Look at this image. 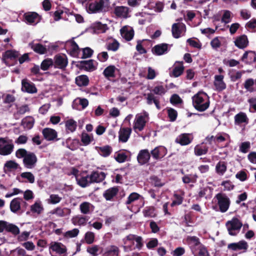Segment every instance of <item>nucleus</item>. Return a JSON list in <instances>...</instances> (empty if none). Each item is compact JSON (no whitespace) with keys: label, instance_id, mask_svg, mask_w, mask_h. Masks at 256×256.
Here are the masks:
<instances>
[{"label":"nucleus","instance_id":"nucleus-5","mask_svg":"<svg viewBox=\"0 0 256 256\" xmlns=\"http://www.w3.org/2000/svg\"><path fill=\"white\" fill-rule=\"evenodd\" d=\"M149 120L148 114L144 111L136 115L132 128L136 133L142 131Z\"/></svg>","mask_w":256,"mask_h":256},{"label":"nucleus","instance_id":"nucleus-41","mask_svg":"<svg viewBox=\"0 0 256 256\" xmlns=\"http://www.w3.org/2000/svg\"><path fill=\"white\" fill-rule=\"evenodd\" d=\"M118 191L116 187L110 188L106 190L104 193V196L107 200H111L116 196Z\"/></svg>","mask_w":256,"mask_h":256},{"label":"nucleus","instance_id":"nucleus-38","mask_svg":"<svg viewBox=\"0 0 256 256\" xmlns=\"http://www.w3.org/2000/svg\"><path fill=\"white\" fill-rule=\"evenodd\" d=\"M244 88L250 92H256L254 80L252 78H248L244 84Z\"/></svg>","mask_w":256,"mask_h":256},{"label":"nucleus","instance_id":"nucleus-27","mask_svg":"<svg viewBox=\"0 0 256 256\" xmlns=\"http://www.w3.org/2000/svg\"><path fill=\"white\" fill-rule=\"evenodd\" d=\"M228 248L233 250H244L246 251L248 248V244L246 241L241 240L238 242L229 244Z\"/></svg>","mask_w":256,"mask_h":256},{"label":"nucleus","instance_id":"nucleus-52","mask_svg":"<svg viewBox=\"0 0 256 256\" xmlns=\"http://www.w3.org/2000/svg\"><path fill=\"white\" fill-rule=\"evenodd\" d=\"M18 167V164L14 160L7 161L4 164V172H10L16 170Z\"/></svg>","mask_w":256,"mask_h":256},{"label":"nucleus","instance_id":"nucleus-7","mask_svg":"<svg viewBox=\"0 0 256 256\" xmlns=\"http://www.w3.org/2000/svg\"><path fill=\"white\" fill-rule=\"evenodd\" d=\"M226 226L228 234L231 236H236L239 232L242 223L238 218H233L226 222Z\"/></svg>","mask_w":256,"mask_h":256},{"label":"nucleus","instance_id":"nucleus-1","mask_svg":"<svg viewBox=\"0 0 256 256\" xmlns=\"http://www.w3.org/2000/svg\"><path fill=\"white\" fill-rule=\"evenodd\" d=\"M76 2L84 7L89 14L101 12L110 4L108 0H76Z\"/></svg>","mask_w":256,"mask_h":256},{"label":"nucleus","instance_id":"nucleus-34","mask_svg":"<svg viewBox=\"0 0 256 256\" xmlns=\"http://www.w3.org/2000/svg\"><path fill=\"white\" fill-rule=\"evenodd\" d=\"M229 138V136L226 133H220L217 134L216 136H211L207 137L208 140H214L216 144H220Z\"/></svg>","mask_w":256,"mask_h":256},{"label":"nucleus","instance_id":"nucleus-58","mask_svg":"<svg viewBox=\"0 0 256 256\" xmlns=\"http://www.w3.org/2000/svg\"><path fill=\"white\" fill-rule=\"evenodd\" d=\"M198 176L196 174H190L185 175L182 177V182L184 184L194 183L196 182Z\"/></svg>","mask_w":256,"mask_h":256},{"label":"nucleus","instance_id":"nucleus-32","mask_svg":"<svg viewBox=\"0 0 256 256\" xmlns=\"http://www.w3.org/2000/svg\"><path fill=\"white\" fill-rule=\"evenodd\" d=\"M106 176V174L104 172H94L90 175L91 183L100 182L105 178Z\"/></svg>","mask_w":256,"mask_h":256},{"label":"nucleus","instance_id":"nucleus-57","mask_svg":"<svg viewBox=\"0 0 256 256\" xmlns=\"http://www.w3.org/2000/svg\"><path fill=\"white\" fill-rule=\"evenodd\" d=\"M147 103L148 104H152V103H154L156 105V108L160 110V106L159 104V101L157 99V98L154 96L152 94H148L147 95Z\"/></svg>","mask_w":256,"mask_h":256},{"label":"nucleus","instance_id":"nucleus-46","mask_svg":"<svg viewBox=\"0 0 256 256\" xmlns=\"http://www.w3.org/2000/svg\"><path fill=\"white\" fill-rule=\"evenodd\" d=\"M22 199L16 198L13 199L10 204V208L12 212H17L20 208V203Z\"/></svg>","mask_w":256,"mask_h":256},{"label":"nucleus","instance_id":"nucleus-14","mask_svg":"<svg viewBox=\"0 0 256 256\" xmlns=\"http://www.w3.org/2000/svg\"><path fill=\"white\" fill-rule=\"evenodd\" d=\"M167 153V150L163 146H158L152 150L150 154L155 160H159L164 157Z\"/></svg>","mask_w":256,"mask_h":256},{"label":"nucleus","instance_id":"nucleus-15","mask_svg":"<svg viewBox=\"0 0 256 256\" xmlns=\"http://www.w3.org/2000/svg\"><path fill=\"white\" fill-rule=\"evenodd\" d=\"M18 56V52L15 50H9L6 51L3 54L2 60L6 65L10 66V64H9L10 60H16Z\"/></svg>","mask_w":256,"mask_h":256},{"label":"nucleus","instance_id":"nucleus-18","mask_svg":"<svg viewBox=\"0 0 256 256\" xmlns=\"http://www.w3.org/2000/svg\"><path fill=\"white\" fill-rule=\"evenodd\" d=\"M120 34L123 38L127 41H130L134 37V31L132 27L126 26L120 29Z\"/></svg>","mask_w":256,"mask_h":256},{"label":"nucleus","instance_id":"nucleus-26","mask_svg":"<svg viewBox=\"0 0 256 256\" xmlns=\"http://www.w3.org/2000/svg\"><path fill=\"white\" fill-rule=\"evenodd\" d=\"M150 158V154L148 150H140L137 156L138 161L140 164L147 163Z\"/></svg>","mask_w":256,"mask_h":256},{"label":"nucleus","instance_id":"nucleus-29","mask_svg":"<svg viewBox=\"0 0 256 256\" xmlns=\"http://www.w3.org/2000/svg\"><path fill=\"white\" fill-rule=\"evenodd\" d=\"M242 60L248 64L255 62L256 60V53L252 51L245 52L242 58Z\"/></svg>","mask_w":256,"mask_h":256},{"label":"nucleus","instance_id":"nucleus-8","mask_svg":"<svg viewBox=\"0 0 256 256\" xmlns=\"http://www.w3.org/2000/svg\"><path fill=\"white\" fill-rule=\"evenodd\" d=\"M215 198H216L218 205L222 212H226L230 206V201L228 197L224 194H218Z\"/></svg>","mask_w":256,"mask_h":256},{"label":"nucleus","instance_id":"nucleus-48","mask_svg":"<svg viewBox=\"0 0 256 256\" xmlns=\"http://www.w3.org/2000/svg\"><path fill=\"white\" fill-rule=\"evenodd\" d=\"M84 68L88 72H92L96 70V64L93 60H90L83 62Z\"/></svg>","mask_w":256,"mask_h":256},{"label":"nucleus","instance_id":"nucleus-20","mask_svg":"<svg viewBox=\"0 0 256 256\" xmlns=\"http://www.w3.org/2000/svg\"><path fill=\"white\" fill-rule=\"evenodd\" d=\"M235 46L239 48H244L248 44L246 36L243 34L236 37L234 40Z\"/></svg>","mask_w":256,"mask_h":256},{"label":"nucleus","instance_id":"nucleus-3","mask_svg":"<svg viewBox=\"0 0 256 256\" xmlns=\"http://www.w3.org/2000/svg\"><path fill=\"white\" fill-rule=\"evenodd\" d=\"M192 100L194 106L198 111H204L209 106V98L204 92H198L192 98Z\"/></svg>","mask_w":256,"mask_h":256},{"label":"nucleus","instance_id":"nucleus-13","mask_svg":"<svg viewBox=\"0 0 256 256\" xmlns=\"http://www.w3.org/2000/svg\"><path fill=\"white\" fill-rule=\"evenodd\" d=\"M187 240L192 254H194V252H196L197 250L204 246L196 236H188Z\"/></svg>","mask_w":256,"mask_h":256},{"label":"nucleus","instance_id":"nucleus-40","mask_svg":"<svg viewBox=\"0 0 256 256\" xmlns=\"http://www.w3.org/2000/svg\"><path fill=\"white\" fill-rule=\"evenodd\" d=\"M88 218L86 216L80 215L76 216L72 218V222L74 226H84Z\"/></svg>","mask_w":256,"mask_h":256},{"label":"nucleus","instance_id":"nucleus-36","mask_svg":"<svg viewBox=\"0 0 256 256\" xmlns=\"http://www.w3.org/2000/svg\"><path fill=\"white\" fill-rule=\"evenodd\" d=\"M29 46L36 52L40 54H44L46 52V48L42 44L32 42L29 44Z\"/></svg>","mask_w":256,"mask_h":256},{"label":"nucleus","instance_id":"nucleus-55","mask_svg":"<svg viewBox=\"0 0 256 256\" xmlns=\"http://www.w3.org/2000/svg\"><path fill=\"white\" fill-rule=\"evenodd\" d=\"M22 178L25 180L26 182L33 184L35 180L34 175L30 172H24L20 174Z\"/></svg>","mask_w":256,"mask_h":256},{"label":"nucleus","instance_id":"nucleus-11","mask_svg":"<svg viewBox=\"0 0 256 256\" xmlns=\"http://www.w3.org/2000/svg\"><path fill=\"white\" fill-rule=\"evenodd\" d=\"M186 31V26L182 22L175 23L172 26V34L174 38H178L184 35Z\"/></svg>","mask_w":256,"mask_h":256},{"label":"nucleus","instance_id":"nucleus-59","mask_svg":"<svg viewBox=\"0 0 256 256\" xmlns=\"http://www.w3.org/2000/svg\"><path fill=\"white\" fill-rule=\"evenodd\" d=\"M143 214L145 217L153 218L156 216V210L153 206L145 208L143 210Z\"/></svg>","mask_w":256,"mask_h":256},{"label":"nucleus","instance_id":"nucleus-45","mask_svg":"<svg viewBox=\"0 0 256 256\" xmlns=\"http://www.w3.org/2000/svg\"><path fill=\"white\" fill-rule=\"evenodd\" d=\"M224 41V38L222 36H217L212 40L210 42V46L213 49L217 50L220 47Z\"/></svg>","mask_w":256,"mask_h":256},{"label":"nucleus","instance_id":"nucleus-51","mask_svg":"<svg viewBox=\"0 0 256 256\" xmlns=\"http://www.w3.org/2000/svg\"><path fill=\"white\" fill-rule=\"evenodd\" d=\"M65 126L67 132H74L77 126L76 122L72 119H69L66 121Z\"/></svg>","mask_w":256,"mask_h":256},{"label":"nucleus","instance_id":"nucleus-35","mask_svg":"<svg viewBox=\"0 0 256 256\" xmlns=\"http://www.w3.org/2000/svg\"><path fill=\"white\" fill-rule=\"evenodd\" d=\"M117 70L116 68L114 65H110L104 70L102 74L107 79L115 77V74Z\"/></svg>","mask_w":256,"mask_h":256},{"label":"nucleus","instance_id":"nucleus-12","mask_svg":"<svg viewBox=\"0 0 256 256\" xmlns=\"http://www.w3.org/2000/svg\"><path fill=\"white\" fill-rule=\"evenodd\" d=\"M54 66L55 68L63 69L68 65V59L65 54H56L54 58Z\"/></svg>","mask_w":256,"mask_h":256},{"label":"nucleus","instance_id":"nucleus-44","mask_svg":"<svg viewBox=\"0 0 256 256\" xmlns=\"http://www.w3.org/2000/svg\"><path fill=\"white\" fill-rule=\"evenodd\" d=\"M76 84L79 86H84L89 83L88 78L86 75H80L76 78Z\"/></svg>","mask_w":256,"mask_h":256},{"label":"nucleus","instance_id":"nucleus-6","mask_svg":"<svg viewBox=\"0 0 256 256\" xmlns=\"http://www.w3.org/2000/svg\"><path fill=\"white\" fill-rule=\"evenodd\" d=\"M14 148L12 140L8 138H0V154L8 156L12 154Z\"/></svg>","mask_w":256,"mask_h":256},{"label":"nucleus","instance_id":"nucleus-9","mask_svg":"<svg viewBox=\"0 0 256 256\" xmlns=\"http://www.w3.org/2000/svg\"><path fill=\"white\" fill-rule=\"evenodd\" d=\"M131 10L126 6H116L114 8V13L116 16L120 18H127L130 16Z\"/></svg>","mask_w":256,"mask_h":256},{"label":"nucleus","instance_id":"nucleus-19","mask_svg":"<svg viewBox=\"0 0 256 256\" xmlns=\"http://www.w3.org/2000/svg\"><path fill=\"white\" fill-rule=\"evenodd\" d=\"M24 16L26 23L30 24H36L40 20L38 15L34 12L26 13Z\"/></svg>","mask_w":256,"mask_h":256},{"label":"nucleus","instance_id":"nucleus-31","mask_svg":"<svg viewBox=\"0 0 256 256\" xmlns=\"http://www.w3.org/2000/svg\"><path fill=\"white\" fill-rule=\"evenodd\" d=\"M107 29L106 24H102L100 22H96L91 26L92 32L94 34L103 33Z\"/></svg>","mask_w":256,"mask_h":256},{"label":"nucleus","instance_id":"nucleus-61","mask_svg":"<svg viewBox=\"0 0 256 256\" xmlns=\"http://www.w3.org/2000/svg\"><path fill=\"white\" fill-rule=\"evenodd\" d=\"M93 140L92 136L89 135L86 132H82L81 136V141L84 146L89 144Z\"/></svg>","mask_w":256,"mask_h":256},{"label":"nucleus","instance_id":"nucleus-47","mask_svg":"<svg viewBox=\"0 0 256 256\" xmlns=\"http://www.w3.org/2000/svg\"><path fill=\"white\" fill-rule=\"evenodd\" d=\"M148 8L154 12H160L162 10L164 5L162 2H152L148 4Z\"/></svg>","mask_w":256,"mask_h":256},{"label":"nucleus","instance_id":"nucleus-60","mask_svg":"<svg viewBox=\"0 0 256 256\" xmlns=\"http://www.w3.org/2000/svg\"><path fill=\"white\" fill-rule=\"evenodd\" d=\"M184 68L182 64L180 62L178 66H175L172 70V76L175 77H178L182 74L184 71Z\"/></svg>","mask_w":256,"mask_h":256},{"label":"nucleus","instance_id":"nucleus-54","mask_svg":"<svg viewBox=\"0 0 256 256\" xmlns=\"http://www.w3.org/2000/svg\"><path fill=\"white\" fill-rule=\"evenodd\" d=\"M208 150V148L206 146L201 144L196 145L194 148V154L198 156L206 154Z\"/></svg>","mask_w":256,"mask_h":256},{"label":"nucleus","instance_id":"nucleus-64","mask_svg":"<svg viewBox=\"0 0 256 256\" xmlns=\"http://www.w3.org/2000/svg\"><path fill=\"white\" fill-rule=\"evenodd\" d=\"M62 198L58 194H52L50 196V198L48 199L47 202L48 204H55L59 203Z\"/></svg>","mask_w":256,"mask_h":256},{"label":"nucleus","instance_id":"nucleus-37","mask_svg":"<svg viewBox=\"0 0 256 256\" xmlns=\"http://www.w3.org/2000/svg\"><path fill=\"white\" fill-rule=\"evenodd\" d=\"M80 212L83 214H89L94 210V206L90 202H84L80 205Z\"/></svg>","mask_w":256,"mask_h":256},{"label":"nucleus","instance_id":"nucleus-17","mask_svg":"<svg viewBox=\"0 0 256 256\" xmlns=\"http://www.w3.org/2000/svg\"><path fill=\"white\" fill-rule=\"evenodd\" d=\"M192 136L190 134H182L176 138V142L182 146H186L192 142Z\"/></svg>","mask_w":256,"mask_h":256},{"label":"nucleus","instance_id":"nucleus-53","mask_svg":"<svg viewBox=\"0 0 256 256\" xmlns=\"http://www.w3.org/2000/svg\"><path fill=\"white\" fill-rule=\"evenodd\" d=\"M43 210L44 208L42 202L39 200H36L30 207L31 211L38 214H40Z\"/></svg>","mask_w":256,"mask_h":256},{"label":"nucleus","instance_id":"nucleus-56","mask_svg":"<svg viewBox=\"0 0 256 256\" xmlns=\"http://www.w3.org/2000/svg\"><path fill=\"white\" fill-rule=\"evenodd\" d=\"M135 16L140 24H144L149 18L148 14L145 12L136 13Z\"/></svg>","mask_w":256,"mask_h":256},{"label":"nucleus","instance_id":"nucleus-10","mask_svg":"<svg viewBox=\"0 0 256 256\" xmlns=\"http://www.w3.org/2000/svg\"><path fill=\"white\" fill-rule=\"evenodd\" d=\"M248 122L249 119L246 114L244 112H240L234 116V124L235 126L244 128Z\"/></svg>","mask_w":256,"mask_h":256},{"label":"nucleus","instance_id":"nucleus-50","mask_svg":"<svg viewBox=\"0 0 256 256\" xmlns=\"http://www.w3.org/2000/svg\"><path fill=\"white\" fill-rule=\"evenodd\" d=\"M244 73V70L236 71L235 70H232L229 72L228 75L230 76V80L232 82H234L240 80L242 78V74Z\"/></svg>","mask_w":256,"mask_h":256},{"label":"nucleus","instance_id":"nucleus-22","mask_svg":"<svg viewBox=\"0 0 256 256\" xmlns=\"http://www.w3.org/2000/svg\"><path fill=\"white\" fill-rule=\"evenodd\" d=\"M153 53L157 56L166 54L168 51V45L166 44H160L155 46L152 50Z\"/></svg>","mask_w":256,"mask_h":256},{"label":"nucleus","instance_id":"nucleus-43","mask_svg":"<svg viewBox=\"0 0 256 256\" xmlns=\"http://www.w3.org/2000/svg\"><path fill=\"white\" fill-rule=\"evenodd\" d=\"M76 180L78 184L82 187H86L91 184L90 175L86 176H76Z\"/></svg>","mask_w":256,"mask_h":256},{"label":"nucleus","instance_id":"nucleus-33","mask_svg":"<svg viewBox=\"0 0 256 256\" xmlns=\"http://www.w3.org/2000/svg\"><path fill=\"white\" fill-rule=\"evenodd\" d=\"M35 120L31 116H26L24 118L21 122V125L26 130H30L33 127Z\"/></svg>","mask_w":256,"mask_h":256},{"label":"nucleus","instance_id":"nucleus-39","mask_svg":"<svg viewBox=\"0 0 256 256\" xmlns=\"http://www.w3.org/2000/svg\"><path fill=\"white\" fill-rule=\"evenodd\" d=\"M66 46L70 51L72 54L74 56H77L79 48L78 44L74 40L68 41L66 43Z\"/></svg>","mask_w":256,"mask_h":256},{"label":"nucleus","instance_id":"nucleus-63","mask_svg":"<svg viewBox=\"0 0 256 256\" xmlns=\"http://www.w3.org/2000/svg\"><path fill=\"white\" fill-rule=\"evenodd\" d=\"M119 48V43L116 40H112L106 44V48L109 50L115 52Z\"/></svg>","mask_w":256,"mask_h":256},{"label":"nucleus","instance_id":"nucleus-16","mask_svg":"<svg viewBox=\"0 0 256 256\" xmlns=\"http://www.w3.org/2000/svg\"><path fill=\"white\" fill-rule=\"evenodd\" d=\"M22 90L30 94L36 93L37 92L34 84L27 80H23L22 82Z\"/></svg>","mask_w":256,"mask_h":256},{"label":"nucleus","instance_id":"nucleus-49","mask_svg":"<svg viewBox=\"0 0 256 256\" xmlns=\"http://www.w3.org/2000/svg\"><path fill=\"white\" fill-rule=\"evenodd\" d=\"M227 169L226 163L224 162H219L216 166V172L220 176H222Z\"/></svg>","mask_w":256,"mask_h":256},{"label":"nucleus","instance_id":"nucleus-28","mask_svg":"<svg viewBox=\"0 0 256 256\" xmlns=\"http://www.w3.org/2000/svg\"><path fill=\"white\" fill-rule=\"evenodd\" d=\"M132 132L130 128H121L119 131V140L122 142H126L128 140Z\"/></svg>","mask_w":256,"mask_h":256},{"label":"nucleus","instance_id":"nucleus-2","mask_svg":"<svg viewBox=\"0 0 256 256\" xmlns=\"http://www.w3.org/2000/svg\"><path fill=\"white\" fill-rule=\"evenodd\" d=\"M16 155L18 158H24V164L27 168L32 169L35 166L37 158L34 153L28 152L24 148H20L16 151Z\"/></svg>","mask_w":256,"mask_h":256},{"label":"nucleus","instance_id":"nucleus-42","mask_svg":"<svg viewBox=\"0 0 256 256\" xmlns=\"http://www.w3.org/2000/svg\"><path fill=\"white\" fill-rule=\"evenodd\" d=\"M96 149L99 154L104 157L108 156L112 152V148L109 146L96 147Z\"/></svg>","mask_w":256,"mask_h":256},{"label":"nucleus","instance_id":"nucleus-24","mask_svg":"<svg viewBox=\"0 0 256 256\" xmlns=\"http://www.w3.org/2000/svg\"><path fill=\"white\" fill-rule=\"evenodd\" d=\"M71 210L68 208L58 207L50 212V213L60 217L68 216L71 214Z\"/></svg>","mask_w":256,"mask_h":256},{"label":"nucleus","instance_id":"nucleus-62","mask_svg":"<svg viewBox=\"0 0 256 256\" xmlns=\"http://www.w3.org/2000/svg\"><path fill=\"white\" fill-rule=\"evenodd\" d=\"M52 66H54L53 60L51 58H46L42 62L40 68L43 70H46Z\"/></svg>","mask_w":256,"mask_h":256},{"label":"nucleus","instance_id":"nucleus-21","mask_svg":"<svg viewBox=\"0 0 256 256\" xmlns=\"http://www.w3.org/2000/svg\"><path fill=\"white\" fill-rule=\"evenodd\" d=\"M223 75H216L214 76V86L218 91H222L226 89V84L224 81Z\"/></svg>","mask_w":256,"mask_h":256},{"label":"nucleus","instance_id":"nucleus-23","mask_svg":"<svg viewBox=\"0 0 256 256\" xmlns=\"http://www.w3.org/2000/svg\"><path fill=\"white\" fill-rule=\"evenodd\" d=\"M103 256H118L119 249L116 246H110L102 250Z\"/></svg>","mask_w":256,"mask_h":256},{"label":"nucleus","instance_id":"nucleus-30","mask_svg":"<svg viewBox=\"0 0 256 256\" xmlns=\"http://www.w3.org/2000/svg\"><path fill=\"white\" fill-rule=\"evenodd\" d=\"M50 249L58 254H63L66 252V246L60 242H52L50 244Z\"/></svg>","mask_w":256,"mask_h":256},{"label":"nucleus","instance_id":"nucleus-4","mask_svg":"<svg viewBox=\"0 0 256 256\" xmlns=\"http://www.w3.org/2000/svg\"><path fill=\"white\" fill-rule=\"evenodd\" d=\"M123 248L125 252H129L134 248L140 250L143 244L140 236L130 234L123 239Z\"/></svg>","mask_w":256,"mask_h":256},{"label":"nucleus","instance_id":"nucleus-25","mask_svg":"<svg viewBox=\"0 0 256 256\" xmlns=\"http://www.w3.org/2000/svg\"><path fill=\"white\" fill-rule=\"evenodd\" d=\"M44 138L48 141L54 140L56 139L58 134L54 129L50 128H45L42 131Z\"/></svg>","mask_w":256,"mask_h":256}]
</instances>
